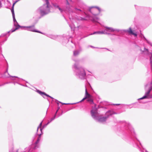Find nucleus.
Segmentation results:
<instances>
[{
    "label": "nucleus",
    "instance_id": "nucleus-1",
    "mask_svg": "<svg viewBox=\"0 0 152 152\" xmlns=\"http://www.w3.org/2000/svg\"><path fill=\"white\" fill-rule=\"evenodd\" d=\"M91 112L92 117L97 121L101 123H104L105 122L110 116L111 115L113 114H116L113 111H109L106 112L105 117H102L99 115L97 112V109L95 108L92 110Z\"/></svg>",
    "mask_w": 152,
    "mask_h": 152
},
{
    "label": "nucleus",
    "instance_id": "nucleus-2",
    "mask_svg": "<svg viewBox=\"0 0 152 152\" xmlns=\"http://www.w3.org/2000/svg\"><path fill=\"white\" fill-rule=\"evenodd\" d=\"M37 12L41 16L49 13L50 12V6L48 1H47L45 4L39 7Z\"/></svg>",
    "mask_w": 152,
    "mask_h": 152
},
{
    "label": "nucleus",
    "instance_id": "nucleus-3",
    "mask_svg": "<svg viewBox=\"0 0 152 152\" xmlns=\"http://www.w3.org/2000/svg\"><path fill=\"white\" fill-rule=\"evenodd\" d=\"M74 67L75 69L76 75L81 79H84L86 77V73L85 70L82 67H78L76 64Z\"/></svg>",
    "mask_w": 152,
    "mask_h": 152
},
{
    "label": "nucleus",
    "instance_id": "nucleus-4",
    "mask_svg": "<svg viewBox=\"0 0 152 152\" xmlns=\"http://www.w3.org/2000/svg\"><path fill=\"white\" fill-rule=\"evenodd\" d=\"M89 11L93 15L92 21L95 22H97L99 20V18L97 16L101 11L100 9L96 7H92L90 8Z\"/></svg>",
    "mask_w": 152,
    "mask_h": 152
},
{
    "label": "nucleus",
    "instance_id": "nucleus-5",
    "mask_svg": "<svg viewBox=\"0 0 152 152\" xmlns=\"http://www.w3.org/2000/svg\"><path fill=\"white\" fill-rule=\"evenodd\" d=\"M19 1V0H16L13 3L12 7V9L11 10V12L12 14L13 20L14 23V25L16 27V28L14 30H12L11 32H12L15 31L20 26L18 24V23L15 19L14 10V6L15 5L17 2L18 1Z\"/></svg>",
    "mask_w": 152,
    "mask_h": 152
},
{
    "label": "nucleus",
    "instance_id": "nucleus-6",
    "mask_svg": "<svg viewBox=\"0 0 152 152\" xmlns=\"http://www.w3.org/2000/svg\"><path fill=\"white\" fill-rule=\"evenodd\" d=\"M41 134H40L39 135V137L37 139V141L35 142V143L34 144L30 146V148L29 150V152H30L32 151V150L31 149V148H32L33 149H35L38 148L39 146L38 143L40 140V136Z\"/></svg>",
    "mask_w": 152,
    "mask_h": 152
},
{
    "label": "nucleus",
    "instance_id": "nucleus-7",
    "mask_svg": "<svg viewBox=\"0 0 152 152\" xmlns=\"http://www.w3.org/2000/svg\"><path fill=\"white\" fill-rule=\"evenodd\" d=\"M104 27L105 32L109 33H110V32H113L115 31L118 32L120 31V30L119 29L114 28L111 27H109L105 26H104Z\"/></svg>",
    "mask_w": 152,
    "mask_h": 152
},
{
    "label": "nucleus",
    "instance_id": "nucleus-8",
    "mask_svg": "<svg viewBox=\"0 0 152 152\" xmlns=\"http://www.w3.org/2000/svg\"><path fill=\"white\" fill-rule=\"evenodd\" d=\"M146 92H145V95L142 98L139 99L138 100L142 99H150L152 98V96H151L150 95V93L151 91L149 90H145Z\"/></svg>",
    "mask_w": 152,
    "mask_h": 152
},
{
    "label": "nucleus",
    "instance_id": "nucleus-9",
    "mask_svg": "<svg viewBox=\"0 0 152 152\" xmlns=\"http://www.w3.org/2000/svg\"><path fill=\"white\" fill-rule=\"evenodd\" d=\"M125 32H127L130 35H133L134 37H136L137 36V32L135 31H133L131 27H130L127 30H126L124 31Z\"/></svg>",
    "mask_w": 152,
    "mask_h": 152
},
{
    "label": "nucleus",
    "instance_id": "nucleus-10",
    "mask_svg": "<svg viewBox=\"0 0 152 152\" xmlns=\"http://www.w3.org/2000/svg\"><path fill=\"white\" fill-rule=\"evenodd\" d=\"M23 27L25 28V29L29 31L40 33V32L37 31L35 29L34 26H24Z\"/></svg>",
    "mask_w": 152,
    "mask_h": 152
},
{
    "label": "nucleus",
    "instance_id": "nucleus-11",
    "mask_svg": "<svg viewBox=\"0 0 152 152\" xmlns=\"http://www.w3.org/2000/svg\"><path fill=\"white\" fill-rule=\"evenodd\" d=\"M36 91L38 93L41 95L44 98H46L45 96H47V97H49L52 99H53L52 97L48 95L44 92H42L39 90H37Z\"/></svg>",
    "mask_w": 152,
    "mask_h": 152
},
{
    "label": "nucleus",
    "instance_id": "nucleus-12",
    "mask_svg": "<svg viewBox=\"0 0 152 152\" xmlns=\"http://www.w3.org/2000/svg\"><path fill=\"white\" fill-rule=\"evenodd\" d=\"M85 97L80 102H82L86 99H88L91 97V95L87 92V89H86V92Z\"/></svg>",
    "mask_w": 152,
    "mask_h": 152
},
{
    "label": "nucleus",
    "instance_id": "nucleus-13",
    "mask_svg": "<svg viewBox=\"0 0 152 152\" xmlns=\"http://www.w3.org/2000/svg\"><path fill=\"white\" fill-rule=\"evenodd\" d=\"M110 34V33H108L107 32H105V29L104 31H98L94 32L93 33L91 34V35L94 34Z\"/></svg>",
    "mask_w": 152,
    "mask_h": 152
},
{
    "label": "nucleus",
    "instance_id": "nucleus-14",
    "mask_svg": "<svg viewBox=\"0 0 152 152\" xmlns=\"http://www.w3.org/2000/svg\"><path fill=\"white\" fill-rule=\"evenodd\" d=\"M54 7L56 9H58L61 12V13H62L64 11V10H62L60 8L59 6L56 3H54L53 4Z\"/></svg>",
    "mask_w": 152,
    "mask_h": 152
},
{
    "label": "nucleus",
    "instance_id": "nucleus-15",
    "mask_svg": "<svg viewBox=\"0 0 152 152\" xmlns=\"http://www.w3.org/2000/svg\"><path fill=\"white\" fill-rule=\"evenodd\" d=\"M80 50H76L73 51V55L74 56H77L80 53Z\"/></svg>",
    "mask_w": 152,
    "mask_h": 152
},
{
    "label": "nucleus",
    "instance_id": "nucleus-16",
    "mask_svg": "<svg viewBox=\"0 0 152 152\" xmlns=\"http://www.w3.org/2000/svg\"><path fill=\"white\" fill-rule=\"evenodd\" d=\"M140 50L142 52H146V54H149L148 50L147 49H146L145 48H144V50H142L141 49H140Z\"/></svg>",
    "mask_w": 152,
    "mask_h": 152
},
{
    "label": "nucleus",
    "instance_id": "nucleus-17",
    "mask_svg": "<svg viewBox=\"0 0 152 152\" xmlns=\"http://www.w3.org/2000/svg\"><path fill=\"white\" fill-rule=\"evenodd\" d=\"M7 72H8V71H7H7L5 72V74L7 72V73L9 75V76L10 77H12V78L11 79V80H15V79L14 78H18V77H16V76H12L10 75H9V73H8Z\"/></svg>",
    "mask_w": 152,
    "mask_h": 152
},
{
    "label": "nucleus",
    "instance_id": "nucleus-18",
    "mask_svg": "<svg viewBox=\"0 0 152 152\" xmlns=\"http://www.w3.org/2000/svg\"><path fill=\"white\" fill-rule=\"evenodd\" d=\"M87 101L89 102L91 104H92L93 103V101L91 97L87 99Z\"/></svg>",
    "mask_w": 152,
    "mask_h": 152
},
{
    "label": "nucleus",
    "instance_id": "nucleus-19",
    "mask_svg": "<svg viewBox=\"0 0 152 152\" xmlns=\"http://www.w3.org/2000/svg\"><path fill=\"white\" fill-rule=\"evenodd\" d=\"M42 121L40 124L39 125L37 129V131H38L39 129L40 128V130L41 133L42 132V129L41 128V127L42 125Z\"/></svg>",
    "mask_w": 152,
    "mask_h": 152
},
{
    "label": "nucleus",
    "instance_id": "nucleus-20",
    "mask_svg": "<svg viewBox=\"0 0 152 152\" xmlns=\"http://www.w3.org/2000/svg\"><path fill=\"white\" fill-rule=\"evenodd\" d=\"M73 26L72 25H70L69 26L71 27V28L73 30L74 29V28H75V26L74 23H73Z\"/></svg>",
    "mask_w": 152,
    "mask_h": 152
},
{
    "label": "nucleus",
    "instance_id": "nucleus-21",
    "mask_svg": "<svg viewBox=\"0 0 152 152\" xmlns=\"http://www.w3.org/2000/svg\"><path fill=\"white\" fill-rule=\"evenodd\" d=\"M58 111V110H57V111H56V114L57 113ZM56 114H55V115L51 119V120H50V122H51V121H52L55 118V117H56Z\"/></svg>",
    "mask_w": 152,
    "mask_h": 152
},
{
    "label": "nucleus",
    "instance_id": "nucleus-22",
    "mask_svg": "<svg viewBox=\"0 0 152 152\" xmlns=\"http://www.w3.org/2000/svg\"><path fill=\"white\" fill-rule=\"evenodd\" d=\"M145 39L146 41L147 42H148V43L150 44L152 46V43H151L148 40H147L145 38Z\"/></svg>",
    "mask_w": 152,
    "mask_h": 152
},
{
    "label": "nucleus",
    "instance_id": "nucleus-23",
    "mask_svg": "<svg viewBox=\"0 0 152 152\" xmlns=\"http://www.w3.org/2000/svg\"><path fill=\"white\" fill-rule=\"evenodd\" d=\"M66 1L67 4L68 5H69V2L71 1V0H66Z\"/></svg>",
    "mask_w": 152,
    "mask_h": 152
},
{
    "label": "nucleus",
    "instance_id": "nucleus-24",
    "mask_svg": "<svg viewBox=\"0 0 152 152\" xmlns=\"http://www.w3.org/2000/svg\"><path fill=\"white\" fill-rule=\"evenodd\" d=\"M50 122V121H48V122L47 123V124H46V125H45V126H43V128H44L46 126L48 125V124H49V123L50 122Z\"/></svg>",
    "mask_w": 152,
    "mask_h": 152
},
{
    "label": "nucleus",
    "instance_id": "nucleus-25",
    "mask_svg": "<svg viewBox=\"0 0 152 152\" xmlns=\"http://www.w3.org/2000/svg\"><path fill=\"white\" fill-rule=\"evenodd\" d=\"M83 18H82L81 17H79L77 19L78 20H82L83 19Z\"/></svg>",
    "mask_w": 152,
    "mask_h": 152
},
{
    "label": "nucleus",
    "instance_id": "nucleus-26",
    "mask_svg": "<svg viewBox=\"0 0 152 152\" xmlns=\"http://www.w3.org/2000/svg\"><path fill=\"white\" fill-rule=\"evenodd\" d=\"M2 7L1 3V2H0V8Z\"/></svg>",
    "mask_w": 152,
    "mask_h": 152
},
{
    "label": "nucleus",
    "instance_id": "nucleus-27",
    "mask_svg": "<svg viewBox=\"0 0 152 152\" xmlns=\"http://www.w3.org/2000/svg\"><path fill=\"white\" fill-rule=\"evenodd\" d=\"M75 9H76V10H80V11H81V10H79V9H77V8H75Z\"/></svg>",
    "mask_w": 152,
    "mask_h": 152
},
{
    "label": "nucleus",
    "instance_id": "nucleus-28",
    "mask_svg": "<svg viewBox=\"0 0 152 152\" xmlns=\"http://www.w3.org/2000/svg\"><path fill=\"white\" fill-rule=\"evenodd\" d=\"M115 105H119V104H115Z\"/></svg>",
    "mask_w": 152,
    "mask_h": 152
},
{
    "label": "nucleus",
    "instance_id": "nucleus-29",
    "mask_svg": "<svg viewBox=\"0 0 152 152\" xmlns=\"http://www.w3.org/2000/svg\"><path fill=\"white\" fill-rule=\"evenodd\" d=\"M51 38H52V39H54V37H51Z\"/></svg>",
    "mask_w": 152,
    "mask_h": 152
},
{
    "label": "nucleus",
    "instance_id": "nucleus-30",
    "mask_svg": "<svg viewBox=\"0 0 152 152\" xmlns=\"http://www.w3.org/2000/svg\"><path fill=\"white\" fill-rule=\"evenodd\" d=\"M63 104H65V103H62Z\"/></svg>",
    "mask_w": 152,
    "mask_h": 152
},
{
    "label": "nucleus",
    "instance_id": "nucleus-31",
    "mask_svg": "<svg viewBox=\"0 0 152 152\" xmlns=\"http://www.w3.org/2000/svg\"><path fill=\"white\" fill-rule=\"evenodd\" d=\"M145 152H148V151H145Z\"/></svg>",
    "mask_w": 152,
    "mask_h": 152
},
{
    "label": "nucleus",
    "instance_id": "nucleus-32",
    "mask_svg": "<svg viewBox=\"0 0 152 152\" xmlns=\"http://www.w3.org/2000/svg\"><path fill=\"white\" fill-rule=\"evenodd\" d=\"M10 32V31H8V33H9V32Z\"/></svg>",
    "mask_w": 152,
    "mask_h": 152
},
{
    "label": "nucleus",
    "instance_id": "nucleus-33",
    "mask_svg": "<svg viewBox=\"0 0 152 152\" xmlns=\"http://www.w3.org/2000/svg\"><path fill=\"white\" fill-rule=\"evenodd\" d=\"M46 96H45V97H46V98H45V99H46ZM47 99H48V98H47Z\"/></svg>",
    "mask_w": 152,
    "mask_h": 152
},
{
    "label": "nucleus",
    "instance_id": "nucleus-34",
    "mask_svg": "<svg viewBox=\"0 0 152 152\" xmlns=\"http://www.w3.org/2000/svg\"><path fill=\"white\" fill-rule=\"evenodd\" d=\"M16 152H18V151H17Z\"/></svg>",
    "mask_w": 152,
    "mask_h": 152
}]
</instances>
